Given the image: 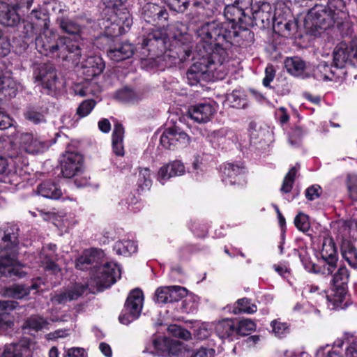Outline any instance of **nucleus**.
<instances>
[{
  "instance_id": "obj_25",
  "label": "nucleus",
  "mask_w": 357,
  "mask_h": 357,
  "mask_svg": "<svg viewBox=\"0 0 357 357\" xmlns=\"http://www.w3.org/2000/svg\"><path fill=\"white\" fill-rule=\"evenodd\" d=\"M133 52L132 44L127 42H116L109 46L107 55L112 60L119 62L130 58Z\"/></svg>"
},
{
  "instance_id": "obj_29",
  "label": "nucleus",
  "mask_w": 357,
  "mask_h": 357,
  "mask_svg": "<svg viewBox=\"0 0 357 357\" xmlns=\"http://www.w3.org/2000/svg\"><path fill=\"white\" fill-rule=\"evenodd\" d=\"M199 299L187 289L180 287V307L183 312L194 313L197 311Z\"/></svg>"
},
{
  "instance_id": "obj_62",
  "label": "nucleus",
  "mask_w": 357,
  "mask_h": 357,
  "mask_svg": "<svg viewBox=\"0 0 357 357\" xmlns=\"http://www.w3.org/2000/svg\"><path fill=\"white\" fill-rule=\"evenodd\" d=\"M96 105L93 100H86L83 101L77 109V114L80 117H85L91 113Z\"/></svg>"
},
{
  "instance_id": "obj_31",
  "label": "nucleus",
  "mask_w": 357,
  "mask_h": 357,
  "mask_svg": "<svg viewBox=\"0 0 357 357\" xmlns=\"http://www.w3.org/2000/svg\"><path fill=\"white\" fill-rule=\"evenodd\" d=\"M303 294L309 300L310 303L321 306L323 304H327L328 295L324 290H320L319 287L314 284H307L303 288Z\"/></svg>"
},
{
  "instance_id": "obj_49",
  "label": "nucleus",
  "mask_w": 357,
  "mask_h": 357,
  "mask_svg": "<svg viewBox=\"0 0 357 357\" xmlns=\"http://www.w3.org/2000/svg\"><path fill=\"white\" fill-rule=\"evenodd\" d=\"M59 26L64 32L70 35L79 36L82 31V27L79 24L67 18H61Z\"/></svg>"
},
{
  "instance_id": "obj_57",
  "label": "nucleus",
  "mask_w": 357,
  "mask_h": 357,
  "mask_svg": "<svg viewBox=\"0 0 357 357\" xmlns=\"http://www.w3.org/2000/svg\"><path fill=\"white\" fill-rule=\"evenodd\" d=\"M346 185L349 197L353 201H357V174L354 173L348 174Z\"/></svg>"
},
{
  "instance_id": "obj_17",
  "label": "nucleus",
  "mask_w": 357,
  "mask_h": 357,
  "mask_svg": "<svg viewBox=\"0 0 357 357\" xmlns=\"http://www.w3.org/2000/svg\"><path fill=\"white\" fill-rule=\"evenodd\" d=\"M320 252L322 259L326 262L323 273L331 274L334 271L338 259L335 243L331 237L324 238Z\"/></svg>"
},
{
  "instance_id": "obj_12",
  "label": "nucleus",
  "mask_w": 357,
  "mask_h": 357,
  "mask_svg": "<svg viewBox=\"0 0 357 357\" xmlns=\"http://www.w3.org/2000/svg\"><path fill=\"white\" fill-rule=\"evenodd\" d=\"M15 140L20 150L29 154L43 153L50 146L48 141L42 140L31 132H17Z\"/></svg>"
},
{
  "instance_id": "obj_1",
  "label": "nucleus",
  "mask_w": 357,
  "mask_h": 357,
  "mask_svg": "<svg viewBox=\"0 0 357 357\" xmlns=\"http://www.w3.org/2000/svg\"><path fill=\"white\" fill-rule=\"evenodd\" d=\"M200 42L194 56L195 61L187 72L190 85L201 80L222 79L228 72L225 63L228 54L225 44L227 43V32L222 23L214 21L202 25L197 31Z\"/></svg>"
},
{
  "instance_id": "obj_19",
  "label": "nucleus",
  "mask_w": 357,
  "mask_h": 357,
  "mask_svg": "<svg viewBox=\"0 0 357 357\" xmlns=\"http://www.w3.org/2000/svg\"><path fill=\"white\" fill-rule=\"evenodd\" d=\"M215 113V108L209 102H200L188 108V116L198 123L210 121Z\"/></svg>"
},
{
  "instance_id": "obj_21",
  "label": "nucleus",
  "mask_w": 357,
  "mask_h": 357,
  "mask_svg": "<svg viewBox=\"0 0 357 357\" xmlns=\"http://www.w3.org/2000/svg\"><path fill=\"white\" fill-rule=\"evenodd\" d=\"M244 167L236 164L228 163L222 170V181L225 185H242L245 183Z\"/></svg>"
},
{
  "instance_id": "obj_22",
  "label": "nucleus",
  "mask_w": 357,
  "mask_h": 357,
  "mask_svg": "<svg viewBox=\"0 0 357 357\" xmlns=\"http://www.w3.org/2000/svg\"><path fill=\"white\" fill-rule=\"evenodd\" d=\"M56 246L54 244H47L44 245L39 254L38 263L41 264L44 270L52 271L53 272L59 271L58 266L55 264L57 259L56 254Z\"/></svg>"
},
{
  "instance_id": "obj_54",
  "label": "nucleus",
  "mask_w": 357,
  "mask_h": 357,
  "mask_svg": "<svg viewBox=\"0 0 357 357\" xmlns=\"http://www.w3.org/2000/svg\"><path fill=\"white\" fill-rule=\"evenodd\" d=\"M190 329L193 332L194 336L198 340H204L210 335L211 328L208 323L195 321Z\"/></svg>"
},
{
  "instance_id": "obj_38",
  "label": "nucleus",
  "mask_w": 357,
  "mask_h": 357,
  "mask_svg": "<svg viewBox=\"0 0 357 357\" xmlns=\"http://www.w3.org/2000/svg\"><path fill=\"white\" fill-rule=\"evenodd\" d=\"M291 331L290 324L281 319H275L270 323L269 333L278 339L285 338Z\"/></svg>"
},
{
  "instance_id": "obj_11",
  "label": "nucleus",
  "mask_w": 357,
  "mask_h": 357,
  "mask_svg": "<svg viewBox=\"0 0 357 357\" xmlns=\"http://www.w3.org/2000/svg\"><path fill=\"white\" fill-rule=\"evenodd\" d=\"M283 5L279 4L274 10L267 2H258L252 6L250 10L255 21H259L263 24H269L272 21L274 24H282L280 20V10Z\"/></svg>"
},
{
  "instance_id": "obj_44",
  "label": "nucleus",
  "mask_w": 357,
  "mask_h": 357,
  "mask_svg": "<svg viewBox=\"0 0 357 357\" xmlns=\"http://www.w3.org/2000/svg\"><path fill=\"white\" fill-rule=\"evenodd\" d=\"M114 250L118 255L128 257L137 252V245L133 241L121 240L115 243Z\"/></svg>"
},
{
  "instance_id": "obj_37",
  "label": "nucleus",
  "mask_w": 357,
  "mask_h": 357,
  "mask_svg": "<svg viewBox=\"0 0 357 357\" xmlns=\"http://www.w3.org/2000/svg\"><path fill=\"white\" fill-rule=\"evenodd\" d=\"M31 351L27 345L11 344L4 348L1 357H31Z\"/></svg>"
},
{
  "instance_id": "obj_60",
  "label": "nucleus",
  "mask_w": 357,
  "mask_h": 357,
  "mask_svg": "<svg viewBox=\"0 0 357 357\" xmlns=\"http://www.w3.org/2000/svg\"><path fill=\"white\" fill-rule=\"evenodd\" d=\"M294 225L299 231L303 232H307L310 227L308 216L302 212L298 213L295 217Z\"/></svg>"
},
{
  "instance_id": "obj_39",
  "label": "nucleus",
  "mask_w": 357,
  "mask_h": 357,
  "mask_svg": "<svg viewBox=\"0 0 357 357\" xmlns=\"http://www.w3.org/2000/svg\"><path fill=\"white\" fill-rule=\"evenodd\" d=\"M215 350L213 348L202 347L196 352L191 347L180 342V357H215Z\"/></svg>"
},
{
  "instance_id": "obj_30",
  "label": "nucleus",
  "mask_w": 357,
  "mask_h": 357,
  "mask_svg": "<svg viewBox=\"0 0 357 357\" xmlns=\"http://www.w3.org/2000/svg\"><path fill=\"white\" fill-rule=\"evenodd\" d=\"M41 284H44V282L40 278H38L33 282L30 288L22 284H15L7 288L5 291V295L16 299H22L29 294L30 289L38 290Z\"/></svg>"
},
{
  "instance_id": "obj_35",
  "label": "nucleus",
  "mask_w": 357,
  "mask_h": 357,
  "mask_svg": "<svg viewBox=\"0 0 357 357\" xmlns=\"http://www.w3.org/2000/svg\"><path fill=\"white\" fill-rule=\"evenodd\" d=\"M231 132L227 128H222L213 130L208 134L207 139L215 148H223L224 145L229 140Z\"/></svg>"
},
{
  "instance_id": "obj_9",
  "label": "nucleus",
  "mask_w": 357,
  "mask_h": 357,
  "mask_svg": "<svg viewBox=\"0 0 357 357\" xmlns=\"http://www.w3.org/2000/svg\"><path fill=\"white\" fill-rule=\"evenodd\" d=\"M121 268L114 262H103L100 264L91 275V282L98 291L110 287L117 279L121 278Z\"/></svg>"
},
{
  "instance_id": "obj_15",
  "label": "nucleus",
  "mask_w": 357,
  "mask_h": 357,
  "mask_svg": "<svg viewBox=\"0 0 357 357\" xmlns=\"http://www.w3.org/2000/svg\"><path fill=\"white\" fill-rule=\"evenodd\" d=\"M83 157L77 152L67 151L61 161V173L66 178L77 175L82 169Z\"/></svg>"
},
{
  "instance_id": "obj_51",
  "label": "nucleus",
  "mask_w": 357,
  "mask_h": 357,
  "mask_svg": "<svg viewBox=\"0 0 357 357\" xmlns=\"http://www.w3.org/2000/svg\"><path fill=\"white\" fill-rule=\"evenodd\" d=\"M349 278V273L348 269L345 266H341L333 275L332 284L334 287H347Z\"/></svg>"
},
{
  "instance_id": "obj_59",
  "label": "nucleus",
  "mask_w": 357,
  "mask_h": 357,
  "mask_svg": "<svg viewBox=\"0 0 357 357\" xmlns=\"http://www.w3.org/2000/svg\"><path fill=\"white\" fill-rule=\"evenodd\" d=\"M305 131L300 127L292 128L289 134V142L293 146H297L301 144Z\"/></svg>"
},
{
  "instance_id": "obj_16",
  "label": "nucleus",
  "mask_w": 357,
  "mask_h": 357,
  "mask_svg": "<svg viewBox=\"0 0 357 357\" xmlns=\"http://www.w3.org/2000/svg\"><path fill=\"white\" fill-rule=\"evenodd\" d=\"M345 233L338 231L337 241L340 246L342 258L353 268H357V250L349 239V229H344Z\"/></svg>"
},
{
  "instance_id": "obj_42",
  "label": "nucleus",
  "mask_w": 357,
  "mask_h": 357,
  "mask_svg": "<svg viewBox=\"0 0 357 357\" xmlns=\"http://www.w3.org/2000/svg\"><path fill=\"white\" fill-rule=\"evenodd\" d=\"M224 15L228 21L238 23L243 21V18L245 15V10L231 2L226 6Z\"/></svg>"
},
{
  "instance_id": "obj_43",
  "label": "nucleus",
  "mask_w": 357,
  "mask_h": 357,
  "mask_svg": "<svg viewBox=\"0 0 357 357\" xmlns=\"http://www.w3.org/2000/svg\"><path fill=\"white\" fill-rule=\"evenodd\" d=\"M114 21V25L118 27V31L114 33L116 35L125 32L126 29H129L132 23L130 15L126 9H123L119 14L116 13Z\"/></svg>"
},
{
  "instance_id": "obj_5",
  "label": "nucleus",
  "mask_w": 357,
  "mask_h": 357,
  "mask_svg": "<svg viewBox=\"0 0 357 357\" xmlns=\"http://www.w3.org/2000/svg\"><path fill=\"white\" fill-rule=\"evenodd\" d=\"M18 229L15 226L7 227L0 231V274L5 277L26 275L17 260Z\"/></svg>"
},
{
  "instance_id": "obj_52",
  "label": "nucleus",
  "mask_w": 357,
  "mask_h": 357,
  "mask_svg": "<svg viewBox=\"0 0 357 357\" xmlns=\"http://www.w3.org/2000/svg\"><path fill=\"white\" fill-rule=\"evenodd\" d=\"M50 323L42 317L31 316L24 324V328H30L35 331L48 329Z\"/></svg>"
},
{
  "instance_id": "obj_64",
  "label": "nucleus",
  "mask_w": 357,
  "mask_h": 357,
  "mask_svg": "<svg viewBox=\"0 0 357 357\" xmlns=\"http://www.w3.org/2000/svg\"><path fill=\"white\" fill-rule=\"evenodd\" d=\"M10 50V41L0 29V56H5L8 54Z\"/></svg>"
},
{
  "instance_id": "obj_27",
  "label": "nucleus",
  "mask_w": 357,
  "mask_h": 357,
  "mask_svg": "<svg viewBox=\"0 0 357 357\" xmlns=\"http://www.w3.org/2000/svg\"><path fill=\"white\" fill-rule=\"evenodd\" d=\"M178 299V287L176 285L161 286L155 289L153 301L158 304L176 302Z\"/></svg>"
},
{
  "instance_id": "obj_53",
  "label": "nucleus",
  "mask_w": 357,
  "mask_h": 357,
  "mask_svg": "<svg viewBox=\"0 0 357 357\" xmlns=\"http://www.w3.org/2000/svg\"><path fill=\"white\" fill-rule=\"evenodd\" d=\"M227 101L231 107L237 109L244 108L247 105L244 93L238 90H234L228 95Z\"/></svg>"
},
{
  "instance_id": "obj_24",
  "label": "nucleus",
  "mask_w": 357,
  "mask_h": 357,
  "mask_svg": "<svg viewBox=\"0 0 357 357\" xmlns=\"http://www.w3.org/2000/svg\"><path fill=\"white\" fill-rule=\"evenodd\" d=\"M88 286L82 284H75L63 291L55 294L52 301L57 304H65L68 301L77 300L87 289Z\"/></svg>"
},
{
  "instance_id": "obj_14",
  "label": "nucleus",
  "mask_w": 357,
  "mask_h": 357,
  "mask_svg": "<svg viewBox=\"0 0 357 357\" xmlns=\"http://www.w3.org/2000/svg\"><path fill=\"white\" fill-rule=\"evenodd\" d=\"M166 33L162 30H153L144 39L142 46L149 47V51L156 54L157 52H165V56H172L167 51H172Z\"/></svg>"
},
{
  "instance_id": "obj_13",
  "label": "nucleus",
  "mask_w": 357,
  "mask_h": 357,
  "mask_svg": "<svg viewBox=\"0 0 357 357\" xmlns=\"http://www.w3.org/2000/svg\"><path fill=\"white\" fill-rule=\"evenodd\" d=\"M35 79L40 82L43 87L50 93H55L63 90L65 82L62 78L57 77L54 69L45 64L41 65L35 72Z\"/></svg>"
},
{
  "instance_id": "obj_8",
  "label": "nucleus",
  "mask_w": 357,
  "mask_h": 357,
  "mask_svg": "<svg viewBox=\"0 0 357 357\" xmlns=\"http://www.w3.org/2000/svg\"><path fill=\"white\" fill-rule=\"evenodd\" d=\"M178 352V341L171 337L153 334L144 343L143 353L153 356L169 357Z\"/></svg>"
},
{
  "instance_id": "obj_10",
  "label": "nucleus",
  "mask_w": 357,
  "mask_h": 357,
  "mask_svg": "<svg viewBox=\"0 0 357 357\" xmlns=\"http://www.w3.org/2000/svg\"><path fill=\"white\" fill-rule=\"evenodd\" d=\"M143 301L142 291L139 289L132 290L126 300L124 310L119 315V321L123 324L128 325L137 319L142 310Z\"/></svg>"
},
{
  "instance_id": "obj_23",
  "label": "nucleus",
  "mask_w": 357,
  "mask_h": 357,
  "mask_svg": "<svg viewBox=\"0 0 357 357\" xmlns=\"http://www.w3.org/2000/svg\"><path fill=\"white\" fill-rule=\"evenodd\" d=\"M3 64L0 62V95L13 98L19 89V84L11 77L10 71L3 70Z\"/></svg>"
},
{
  "instance_id": "obj_45",
  "label": "nucleus",
  "mask_w": 357,
  "mask_h": 357,
  "mask_svg": "<svg viewBox=\"0 0 357 357\" xmlns=\"http://www.w3.org/2000/svg\"><path fill=\"white\" fill-rule=\"evenodd\" d=\"M178 169V162L174 161L162 167L158 172V180L164 184L169 178L177 175Z\"/></svg>"
},
{
  "instance_id": "obj_55",
  "label": "nucleus",
  "mask_w": 357,
  "mask_h": 357,
  "mask_svg": "<svg viewBox=\"0 0 357 357\" xmlns=\"http://www.w3.org/2000/svg\"><path fill=\"white\" fill-rule=\"evenodd\" d=\"M257 325L254 321L250 319H243L236 326L237 337L238 335H247L251 332L255 331Z\"/></svg>"
},
{
  "instance_id": "obj_4",
  "label": "nucleus",
  "mask_w": 357,
  "mask_h": 357,
  "mask_svg": "<svg viewBox=\"0 0 357 357\" xmlns=\"http://www.w3.org/2000/svg\"><path fill=\"white\" fill-rule=\"evenodd\" d=\"M56 33L49 28L43 29V32L36 38V46L38 52L45 56H53L70 59L75 64L79 61L81 50L77 40L70 37H59L54 44Z\"/></svg>"
},
{
  "instance_id": "obj_34",
  "label": "nucleus",
  "mask_w": 357,
  "mask_h": 357,
  "mask_svg": "<svg viewBox=\"0 0 357 357\" xmlns=\"http://www.w3.org/2000/svg\"><path fill=\"white\" fill-rule=\"evenodd\" d=\"M287 72L296 77H307L305 61L298 56L287 58L284 61Z\"/></svg>"
},
{
  "instance_id": "obj_46",
  "label": "nucleus",
  "mask_w": 357,
  "mask_h": 357,
  "mask_svg": "<svg viewBox=\"0 0 357 357\" xmlns=\"http://www.w3.org/2000/svg\"><path fill=\"white\" fill-rule=\"evenodd\" d=\"M31 21L32 29L33 25L40 26L43 29L50 27V19L48 16L41 10L34 9L29 16Z\"/></svg>"
},
{
  "instance_id": "obj_48",
  "label": "nucleus",
  "mask_w": 357,
  "mask_h": 357,
  "mask_svg": "<svg viewBox=\"0 0 357 357\" xmlns=\"http://www.w3.org/2000/svg\"><path fill=\"white\" fill-rule=\"evenodd\" d=\"M257 310V305L251 303L250 300L247 298L238 299L234 304L233 312L234 314L246 313L252 314Z\"/></svg>"
},
{
  "instance_id": "obj_47",
  "label": "nucleus",
  "mask_w": 357,
  "mask_h": 357,
  "mask_svg": "<svg viewBox=\"0 0 357 357\" xmlns=\"http://www.w3.org/2000/svg\"><path fill=\"white\" fill-rule=\"evenodd\" d=\"M83 66L88 68V73L93 76L99 75L105 68L102 59L98 56L88 57Z\"/></svg>"
},
{
  "instance_id": "obj_40",
  "label": "nucleus",
  "mask_w": 357,
  "mask_h": 357,
  "mask_svg": "<svg viewBox=\"0 0 357 357\" xmlns=\"http://www.w3.org/2000/svg\"><path fill=\"white\" fill-rule=\"evenodd\" d=\"M37 193L43 197L53 199H59L62 194L61 189L50 181L40 183L37 188Z\"/></svg>"
},
{
  "instance_id": "obj_58",
  "label": "nucleus",
  "mask_w": 357,
  "mask_h": 357,
  "mask_svg": "<svg viewBox=\"0 0 357 357\" xmlns=\"http://www.w3.org/2000/svg\"><path fill=\"white\" fill-rule=\"evenodd\" d=\"M94 83L91 81H86L82 84H77L74 86L73 90L76 95L84 97L93 93Z\"/></svg>"
},
{
  "instance_id": "obj_41",
  "label": "nucleus",
  "mask_w": 357,
  "mask_h": 357,
  "mask_svg": "<svg viewBox=\"0 0 357 357\" xmlns=\"http://www.w3.org/2000/svg\"><path fill=\"white\" fill-rule=\"evenodd\" d=\"M333 294L327 297V307L330 310L339 307L347 296V287L333 286Z\"/></svg>"
},
{
  "instance_id": "obj_61",
  "label": "nucleus",
  "mask_w": 357,
  "mask_h": 357,
  "mask_svg": "<svg viewBox=\"0 0 357 357\" xmlns=\"http://www.w3.org/2000/svg\"><path fill=\"white\" fill-rule=\"evenodd\" d=\"M297 172L298 169L294 167L287 174L281 188L282 192H289L291 191Z\"/></svg>"
},
{
  "instance_id": "obj_50",
  "label": "nucleus",
  "mask_w": 357,
  "mask_h": 357,
  "mask_svg": "<svg viewBox=\"0 0 357 357\" xmlns=\"http://www.w3.org/2000/svg\"><path fill=\"white\" fill-rule=\"evenodd\" d=\"M294 252L299 257L301 263L305 269L310 273H317V267L312 261L310 254L305 248H301L298 250H294Z\"/></svg>"
},
{
  "instance_id": "obj_18",
  "label": "nucleus",
  "mask_w": 357,
  "mask_h": 357,
  "mask_svg": "<svg viewBox=\"0 0 357 357\" xmlns=\"http://www.w3.org/2000/svg\"><path fill=\"white\" fill-rule=\"evenodd\" d=\"M104 253L101 250L90 248L84 250L76 259L75 267L81 271H85L93 267L94 270L102 263Z\"/></svg>"
},
{
  "instance_id": "obj_32",
  "label": "nucleus",
  "mask_w": 357,
  "mask_h": 357,
  "mask_svg": "<svg viewBox=\"0 0 357 357\" xmlns=\"http://www.w3.org/2000/svg\"><path fill=\"white\" fill-rule=\"evenodd\" d=\"M303 294L309 300L310 303L321 306L323 304H327L328 295L324 290H320L319 287L314 284H307L303 288Z\"/></svg>"
},
{
  "instance_id": "obj_26",
  "label": "nucleus",
  "mask_w": 357,
  "mask_h": 357,
  "mask_svg": "<svg viewBox=\"0 0 357 357\" xmlns=\"http://www.w3.org/2000/svg\"><path fill=\"white\" fill-rule=\"evenodd\" d=\"M217 335L223 340L233 341L237 339L236 324L231 319H224L214 324Z\"/></svg>"
},
{
  "instance_id": "obj_3",
  "label": "nucleus",
  "mask_w": 357,
  "mask_h": 357,
  "mask_svg": "<svg viewBox=\"0 0 357 357\" xmlns=\"http://www.w3.org/2000/svg\"><path fill=\"white\" fill-rule=\"evenodd\" d=\"M347 65L357 66V40L337 44L333 50L331 66L327 61H321L314 66L312 75L319 81H335L344 77Z\"/></svg>"
},
{
  "instance_id": "obj_33",
  "label": "nucleus",
  "mask_w": 357,
  "mask_h": 357,
  "mask_svg": "<svg viewBox=\"0 0 357 357\" xmlns=\"http://www.w3.org/2000/svg\"><path fill=\"white\" fill-rule=\"evenodd\" d=\"M143 15L144 19L147 22L151 23V22H154L157 20H167L168 13L166 10L162 8L161 6L155 3H149L144 7Z\"/></svg>"
},
{
  "instance_id": "obj_36",
  "label": "nucleus",
  "mask_w": 357,
  "mask_h": 357,
  "mask_svg": "<svg viewBox=\"0 0 357 357\" xmlns=\"http://www.w3.org/2000/svg\"><path fill=\"white\" fill-rule=\"evenodd\" d=\"M124 128L122 125L116 123L112 132V150L118 156L124 155L123 146Z\"/></svg>"
},
{
  "instance_id": "obj_2",
  "label": "nucleus",
  "mask_w": 357,
  "mask_h": 357,
  "mask_svg": "<svg viewBox=\"0 0 357 357\" xmlns=\"http://www.w3.org/2000/svg\"><path fill=\"white\" fill-rule=\"evenodd\" d=\"M348 17V9L343 0H328L326 7L316 5L310 10L304 25L309 32L317 36L335 24L340 27L347 24Z\"/></svg>"
},
{
  "instance_id": "obj_28",
  "label": "nucleus",
  "mask_w": 357,
  "mask_h": 357,
  "mask_svg": "<svg viewBox=\"0 0 357 357\" xmlns=\"http://www.w3.org/2000/svg\"><path fill=\"white\" fill-rule=\"evenodd\" d=\"M20 20L17 9L9 3L0 2V23L8 26L17 25Z\"/></svg>"
},
{
  "instance_id": "obj_63",
  "label": "nucleus",
  "mask_w": 357,
  "mask_h": 357,
  "mask_svg": "<svg viewBox=\"0 0 357 357\" xmlns=\"http://www.w3.org/2000/svg\"><path fill=\"white\" fill-rule=\"evenodd\" d=\"M138 184L142 188H149L151 185V180L149 169H142L139 173Z\"/></svg>"
},
{
  "instance_id": "obj_7",
  "label": "nucleus",
  "mask_w": 357,
  "mask_h": 357,
  "mask_svg": "<svg viewBox=\"0 0 357 357\" xmlns=\"http://www.w3.org/2000/svg\"><path fill=\"white\" fill-rule=\"evenodd\" d=\"M317 357H357V335L345 333L333 344L319 347Z\"/></svg>"
},
{
  "instance_id": "obj_20",
  "label": "nucleus",
  "mask_w": 357,
  "mask_h": 357,
  "mask_svg": "<svg viewBox=\"0 0 357 357\" xmlns=\"http://www.w3.org/2000/svg\"><path fill=\"white\" fill-rule=\"evenodd\" d=\"M178 120L177 114H171L167 121V128L160 137V144L165 149H174L178 142Z\"/></svg>"
},
{
  "instance_id": "obj_6",
  "label": "nucleus",
  "mask_w": 357,
  "mask_h": 357,
  "mask_svg": "<svg viewBox=\"0 0 357 357\" xmlns=\"http://www.w3.org/2000/svg\"><path fill=\"white\" fill-rule=\"evenodd\" d=\"M28 160L21 153L10 152L8 157L0 155V175H3L4 182L17 186L25 174L24 167Z\"/></svg>"
},
{
  "instance_id": "obj_56",
  "label": "nucleus",
  "mask_w": 357,
  "mask_h": 357,
  "mask_svg": "<svg viewBox=\"0 0 357 357\" xmlns=\"http://www.w3.org/2000/svg\"><path fill=\"white\" fill-rule=\"evenodd\" d=\"M26 120L32 123L39 124L45 122L44 114L36 107H29L24 114Z\"/></svg>"
}]
</instances>
